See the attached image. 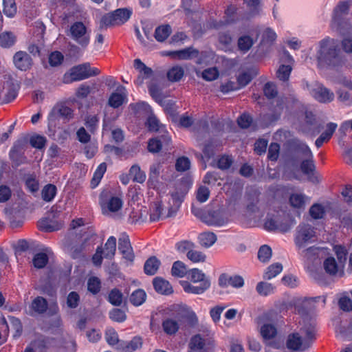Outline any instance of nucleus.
<instances>
[{
  "mask_svg": "<svg viewBox=\"0 0 352 352\" xmlns=\"http://www.w3.org/2000/svg\"><path fill=\"white\" fill-rule=\"evenodd\" d=\"M188 278L192 283H199L201 286L209 289L210 287V280L206 275L199 269L193 268L188 271Z\"/></svg>",
  "mask_w": 352,
  "mask_h": 352,
  "instance_id": "obj_21",
  "label": "nucleus"
},
{
  "mask_svg": "<svg viewBox=\"0 0 352 352\" xmlns=\"http://www.w3.org/2000/svg\"><path fill=\"white\" fill-rule=\"evenodd\" d=\"M254 43V39L250 36L243 35L238 38V48L242 53L245 54L250 50Z\"/></svg>",
  "mask_w": 352,
  "mask_h": 352,
  "instance_id": "obj_36",
  "label": "nucleus"
},
{
  "mask_svg": "<svg viewBox=\"0 0 352 352\" xmlns=\"http://www.w3.org/2000/svg\"><path fill=\"white\" fill-rule=\"evenodd\" d=\"M109 318L115 322H122L126 320V316L123 310L115 308L109 312Z\"/></svg>",
  "mask_w": 352,
  "mask_h": 352,
  "instance_id": "obj_60",
  "label": "nucleus"
},
{
  "mask_svg": "<svg viewBox=\"0 0 352 352\" xmlns=\"http://www.w3.org/2000/svg\"><path fill=\"white\" fill-rule=\"evenodd\" d=\"M48 261L47 255L45 253L41 252L36 254L33 259L34 266L36 268H43Z\"/></svg>",
  "mask_w": 352,
  "mask_h": 352,
  "instance_id": "obj_59",
  "label": "nucleus"
},
{
  "mask_svg": "<svg viewBox=\"0 0 352 352\" xmlns=\"http://www.w3.org/2000/svg\"><path fill=\"white\" fill-rule=\"evenodd\" d=\"M201 221L209 226L222 227L228 223L229 218L225 212L218 210L208 211L201 217Z\"/></svg>",
  "mask_w": 352,
  "mask_h": 352,
  "instance_id": "obj_11",
  "label": "nucleus"
},
{
  "mask_svg": "<svg viewBox=\"0 0 352 352\" xmlns=\"http://www.w3.org/2000/svg\"><path fill=\"white\" fill-rule=\"evenodd\" d=\"M132 10L130 8H118L113 12L107 13L102 16L100 19V28H109L116 25H121L126 23L132 14Z\"/></svg>",
  "mask_w": 352,
  "mask_h": 352,
  "instance_id": "obj_7",
  "label": "nucleus"
},
{
  "mask_svg": "<svg viewBox=\"0 0 352 352\" xmlns=\"http://www.w3.org/2000/svg\"><path fill=\"white\" fill-rule=\"evenodd\" d=\"M47 308V302L45 298L38 296L34 298L30 305V309L32 311L37 314L44 313Z\"/></svg>",
  "mask_w": 352,
  "mask_h": 352,
  "instance_id": "obj_37",
  "label": "nucleus"
},
{
  "mask_svg": "<svg viewBox=\"0 0 352 352\" xmlns=\"http://www.w3.org/2000/svg\"><path fill=\"white\" fill-rule=\"evenodd\" d=\"M324 212V207L318 204H314L309 209L310 216L315 219L322 218Z\"/></svg>",
  "mask_w": 352,
  "mask_h": 352,
  "instance_id": "obj_58",
  "label": "nucleus"
},
{
  "mask_svg": "<svg viewBox=\"0 0 352 352\" xmlns=\"http://www.w3.org/2000/svg\"><path fill=\"white\" fill-rule=\"evenodd\" d=\"M309 198L305 194L294 192L290 195L289 203L292 208L298 210H304Z\"/></svg>",
  "mask_w": 352,
  "mask_h": 352,
  "instance_id": "obj_24",
  "label": "nucleus"
},
{
  "mask_svg": "<svg viewBox=\"0 0 352 352\" xmlns=\"http://www.w3.org/2000/svg\"><path fill=\"white\" fill-rule=\"evenodd\" d=\"M129 175L133 178V181L138 183H143L146 178L145 173L142 170L138 165H133L131 167Z\"/></svg>",
  "mask_w": 352,
  "mask_h": 352,
  "instance_id": "obj_43",
  "label": "nucleus"
},
{
  "mask_svg": "<svg viewBox=\"0 0 352 352\" xmlns=\"http://www.w3.org/2000/svg\"><path fill=\"white\" fill-rule=\"evenodd\" d=\"M195 248V244L191 241L183 240L175 244V249L180 253H186Z\"/></svg>",
  "mask_w": 352,
  "mask_h": 352,
  "instance_id": "obj_53",
  "label": "nucleus"
},
{
  "mask_svg": "<svg viewBox=\"0 0 352 352\" xmlns=\"http://www.w3.org/2000/svg\"><path fill=\"white\" fill-rule=\"evenodd\" d=\"M293 148L296 153L300 154L302 157H311L312 152L309 147L303 142L295 140L293 143Z\"/></svg>",
  "mask_w": 352,
  "mask_h": 352,
  "instance_id": "obj_40",
  "label": "nucleus"
},
{
  "mask_svg": "<svg viewBox=\"0 0 352 352\" xmlns=\"http://www.w3.org/2000/svg\"><path fill=\"white\" fill-rule=\"evenodd\" d=\"M69 36L82 47H86L90 41V32L82 22H76L71 25Z\"/></svg>",
  "mask_w": 352,
  "mask_h": 352,
  "instance_id": "obj_8",
  "label": "nucleus"
},
{
  "mask_svg": "<svg viewBox=\"0 0 352 352\" xmlns=\"http://www.w3.org/2000/svg\"><path fill=\"white\" fill-rule=\"evenodd\" d=\"M171 33V28L169 25H163L155 29V39L162 42L166 40Z\"/></svg>",
  "mask_w": 352,
  "mask_h": 352,
  "instance_id": "obj_45",
  "label": "nucleus"
},
{
  "mask_svg": "<svg viewBox=\"0 0 352 352\" xmlns=\"http://www.w3.org/2000/svg\"><path fill=\"white\" fill-rule=\"evenodd\" d=\"M305 160H304L300 164V169L302 172L307 175L308 179L312 183H318L320 182V177L315 172V165L314 164V156L311 157L307 156L305 157Z\"/></svg>",
  "mask_w": 352,
  "mask_h": 352,
  "instance_id": "obj_17",
  "label": "nucleus"
},
{
  "mask_svg": "<svg viewBox=\"0 0 352 352\" xmlns=\"http://www.w3.org/2000/svg\"><path fill=\"white\" fill-rule=\"evenodd\" d=\"M172 148L171 138L165 126L155 118V160L160 155V153H163L162 161L167 160Z\"/></svg>",
  "mask_w": 352,
  "mask_h": 352,
  "instance_id": "obj_3",
  "label": "nucleus"
},
{
  "mask_svg": "<svg viewBox=\"0 0 352 352\" xmlns=\"http://www.w3.org/2000/svg\"><path fill=\"white\" fill-rule=\"evenodd\" d=\"M3 12L8 17L12 18L16 13V6L14 0H3Z\"/></svg>",
  "mask_w": 352,
  "mask_h": 352,
  "instance_id": "obj_48",
  "label": "nucleus"
},
{
  "mask_svg": "<svg viewBox=\"0 0 352 352\" xmlns=\"http://www.w3.org/2000/svg\"><path fill=\"white\" fill-rule=\"evenodd\" d=\"M337 128V124L336 123L329 122L327 124V129L325 131H324L320 135V138L323 142L329 141L333 133L335 132Z\"/></svg>",
  "mask_w": 352,
  "mask_h": 352,
  "instance_id": "obj_61",
  "label": "nucleus"
},
{
  "mask_svg": "<svg viewBox=\"0 0 352 352\" xmlns=\"http://www.w3.org/2000/svg\"><path fill=\"white\" fill-rule=\"evenodd\" d=\"M142 30L144 31V35L146 37L148 41L144 40L141 38L140 32L138 29H135V34L138 39L144 43L145 45L148 44V41H153V38L154 37V33L153 32L152 25H148L146 24L144 22H142Z\"/></svg>",
  "mask_w": 352,
  "mask_h": 352,
  "instance_id": "obj_39",
  "label": "nucleus"
},
{
  "mask_svg": "<svg viewBox=\"0 0 352 352\" xmlns=\"http://www.w3.org/2000/svg\"><path fill=\"white\" fill-rule=\"evenodd\" d=\"M275 289L276 287L272 284L266 282H259L256 287V292L263 296L274 294Z\"/></svg>",
  "mask_w": 352,
  "mask_h": 352,
  "instance_id": "obj_42",
  "label": "nucleus"
},
{
  "mask_svg": "<svg viewBox=\"0 0 352 352\" xmlns=\"http://www.w3.org/2000/svg\"><path fill=\"white\" fill-rule=\"evenodd\" d=\"M318 239L316 229L307 223H300L295 232L294 244L298 250L305 248Z\"/></svg>",
  "mask_w": 352,
  "mask_h": 352,
  "instance_id": "obj_4",
  "label": "nucleus"
},
{
  "mask_svg": "<svg viewBox=\"0 0 352 352\" xmlns=\"http://www.w3.org/2000/svg\"><path fill=\"white\" fill-rule=\"evenodd\" d=\"M218 41L223 50L227 52L231 50L232 37L229 31L219 32Z\"/></svg>",
  "mask_w": 352,
  "mask_h": 352,
  "instance_id": "obj_31",
  "label": "nucleus"
},
{
  "mask_svg": "<svg viewBox=\"0 0 352 352\" xmlns=\"http://www.w3.org/2000/svg\"><path fill=\"white\" fill-rule=\"evenodd\" d=\"M118 250L126 260L133 261L134 254L127 236H122L119 239Z\"/></svg>",
  "mask_w": 352,
  "mask_h": 352,
  "instance_id": "obj_26",
  "label": "nucleus"
},
{
  "mask_svg": "<svg viewBox=\"0 0 352 352\" xmlns=\"http://www.w3.org/2000/svg\"><path fill=\"white\" fill-rule=\"evenodd\" d=\"M260 333L264 340H269L276 337L277 329L274 324L265 323L261 327Z\"/></svg>",
  "mask_w": 352,
  "mask_h": 352,
  "instance_id": "obj_34",
  "label": "nucleus"
},
{
  "mask_svg": "<svg viewBox=\"0 0 352 352\" xmlns=\"http://www.w3.org/2000/svg\"><path fill=\"white\" fill-rule=\"evenodd\" d=\"M219 285L221 287L230 285L234 288H241L244 285V280L239 275L229 276L227 274H222L219 277Z\"/></svg>",
  "mask_w": 352,
  "mask_h": 352,
  "instance_id": "obj_19",
  "label": "nucleus"
},
{
  "mask_svg": "<svg viewBox=\"0 0 352 352\" xmlns=\"http://www.w3.org/2000/svg\"><path fill=\"white\" fill-rule=\"evenodd\" d=\"M160 54L162 56H170L173 59L189 60L197 57L199 52L193 47H187L177 51H162Z\"/></svg>",
  "mask_w": 352,
  "mask_h": 352,
  "instance_id": "obj_15",
  "label": "nucleus"
},
{
  "mask_svg": "<svg viewBox=\"0 0 352 352\" xmlns=\"http://www.w3.org/2000/svg\"><path fill=\"white\" fill-rule=\"evenodd\" d=\"M311 345L307 340L303 342L301 336L298 333H294L288 336L286 346L293 351H304Z\"/></svg>",
  "mask_w": 352,
  "mask_h": 352,
  "instance_id": "obj_16",
  "label": "nucleus"
},
{
  "mask_svg": "<svg viewBox=\"0 0 352 352\" xmlns=\"http://www.w3.org/2000/svg\"><path fill=\"white\" fill-rule=\"evenodd\" d=\"M100 73L99 69L91 67L89 63H85L73 67L64 75L63 80L65 83H71L98 76Z\"/></svg>",
  "mask_w": 352,
  "mask_h": 352,
  "instance_id": "obj_5",
  "label": "nucleus"
},
{
  "mask_svg": "<svg viewBox=\"0 0 352 352\" xmlns=\"http://www.w3.org/2000/svg\"><path fill=\"white\" fill-rule=\"evenodd\" d=\"M317 59L319 63L332 67L338 66L342 63L339 50L333 41L329 38H324L320 42Z\"/></svg>",
  "mask_w": 352,
  "mask_h": 352,
  "instance_id": "obj_2",
  "label": "nucleus"
},
{
  "mask_svg": "<svg viewBox=\"0 0 352 352\" xmlns=\"http://www.w3.org/2000/svg\"><path fill=\"white\" fill-rule=\"evenodd\" d=\"M155 292L162 295H170L173 292V289L168 280L162 278H155Z\"/></svg>",
  "mask_w": 352,
  "mask_h": 352,
  "instance_id": "obj_30",
  "label": "nucleus"
},
{
  "mask_svg": "<svg viewBox=\"0 0 352 352\" xmlns=\"http://www.w3.org/2000/svg\"><path fill=\"white\" fill-rule=\"evenodd\" d=\"M184 75V69L182 67L175 65L171 67L167 72V78L170 82L179 81Z\"/></svg>",
  "mask_w": 352,
  "mask_h": 352,
  "instance_id": "obj_38",
  "label": "nucleus"
},
{
  "mask_svg": "<svg viewBox=\"0 0 352 352\" xmlns=\"http://www.w3.org/2000/svg\"><path fill=\"white\" fill-rule=\"evenodd\" d=\"M180 284L184 292L188 294H201L208 289L206 288V285H204V287L200 285L199 286H195L186 280H181Z\"/></svg>",
  "mask_w": 352,
  "mask_h": 352,
  "instance_id": "obj_35",
  "label": "nucleus"
},
{
  "mask_svg": "<svg viewBox=\"0 0 352 352\" xmlns=\"http://www.w3.org/2000/svg\"><path fill=\"white\" fill-rule=\"evenodd\" d=\"M105 338L109 344L113 346L120 342L118 339V335L113 329H109L106 331Z\"/></svg>",
  "mask_w": 352,
  "mask_h": 352,
  "instance_id": "obj_63",
  "label": "nucleus"
},
{
  "mask_svg": "<svg viewBox=\"0 0 352 352\" xmlns=\"http://www.w3.org/2000/svg\"><path fill=\"white\" fill-rule=\"evenodd\" d=\"M283 270V265L280 263H276L270 265L265 270L263 278L266 280H270L276 277Z\"/></svg>",
  "mask_w": 352,
  "mask_h": 352,
  "instance_id": "obj_41",
  "label": "nucleus"
},
{
  "mask_svg": "<svg viewBox=\"0 0 352 352\" xmlns=\"http://www.w3.org/2000/svg\"><path fill=\"white\" fill-rule=\"evenodd\" d=\"M190 186V182L186 179H183L177 182L174 190L170 193L173 206L168 208L167 214H164L163 212L164 209L161 204H158L157 207H155V221L175 217L184 197L188 192Z\"/></svg>",
  "mask_w": 352,
  "mask_h": 352,
  "instance_id": "obj_1",
  "label": "nucleus"
},
{
  "mask_svg": "<svg viewBox=\"0 0 352 352\" xmlns=\"http://www.w3.org/2000/svg\"><path fill=\"white\" fill-rule=\"evenodd\" d=\"M100 204L103 214H109L121 209L122 201L118 197L109 195L107 192H103L100 196Z\"/></svg>",
  "mask_w": 352,
  "mask_h": 352,
  "instance_id": "obj_9",
  "label": "nucleus"
},
{
  "mask_svg": "<svg viewBox=\"0 0 352 352\" xmlns=\"http://www.w3.org/2000/svg\"><path fill=\"white\" fill-rule=\"evenodd\" d=\"M325 272L330 275H340L344 274V266L342 263L337 262L333 257L326 258L323 263Z\"/></svg>",
  "mask_w": 352,
  "mask_h": 352,
  "instance_id": "obj_23",
  "label": "nucleus"
},
{
  "mask_svg": "<svg viewBox=\"0 0 352 352\" xmlns=\"http://www.w3.org/2000/svg\"><path fill=\"white\" fill-rule=\"evenodd\" d=\"M163 329L168 335L175 334L179 329V324L177 321L173 319H167L163 322Z\"/></svg>",
  "mask_w": 352,
  "mask_h": 352,
  "instance_id": "obj_52",
  "label": "nucleus"
},
{
  "mask_svg": "<svg viewBox=\"0 0 352 352\" xmlns=\"http://www.w3.org/2000/svg\"><path fill=\"white\" fill-rule=\"evenodd\" d=\"M183 316L186 317L192 324L197 322L195 313L188 306L184 305L181 307Z\"/></svg>",
  "mask_w": 352,
  "mask_h": 352,
  "instance_id": "obj_62",
  "label": "nucleus"
},
{
  "mask_svg": "<svg viewBox=\"0 0 352 352\" xmlns=\"http://www.w3.org/2000/svg\"><path fill=\"white\" fill-rule=\"evenodd\" d=\"M338 100L346 105H351L352 104V91L340 88L336 91Z\"/></svg>",
  "mask_w": 352,
  "mask_h": 352,
  "instance_id": "obj_49",
  "label": "nucleus"
},
{
  "mask_svg": "<svg viewBox=\"0 0 352 352\" xmlns=\"http://www.w3.org/2000/svg\"><path fill=\"white\" fill-rule=\"evenodd\" d=\"M30 142L33 147L41 149L45 146L46 139L43 136L36 135L31 137Z\"/></svg>",
  "mask_w": 352,
  "mask_h": 352,
  "instance_id": "obj_64",
  "label": "nucleus"
},
{
  "mask_svg": "<svg viewBox=\"0 0 352 352\" xmlns=\"http://www.w3.org/2000/svg\"><path fill=\"white\" fill-rule=\"evenodd\" d=\"M188 271L186 265L184 262L177 261L172 265L171 274L175 277L183 278L188 275Z\"/></svg>",
  "mask_w": 352,
  "mask_h": 352,
  "instance_id": "obj_33",
  "label": "nucleus"
},
{
  "mask_svg": "<svg viewBox=\"0 0 352 352\" xmlns=\"http://www.w3.org/2000/svg\"><path fill=\"white\" fill-rule=\"evenodd\" d=\"M281 61L287 63V65L281 64L276 72V77L280 80L285 82L289 80L292 70V65L294 63V58L287 51H284Z\"/></svg>",
  "mask_w": 352,
  "mask_h": 352,
  "instance_id": "obj_14",
  "label": "nucleus"
},
{
  "mask_svg": "<svg viewBox=\"0 0 352 352\" xmlns=\"http://www.w3.org/2000/svg\"><path fill=\"white\" fill-rule=\"evenodd\" d=\"M14 63L19 69L26 71L32 65V59L26 52L20 51L14 54Z\"/></svg>",
  "mask_w": 352,
  "mask_h": 352,
  "instance_id": "obj_25",
  "label": "nucleus"
},
{
  "mask_svg": "<svg viewBox=\"0 0 352 352\" xmlns=\"http://www.w3.org/2000/svg\"><path fill=\"white\" fill-rule=\"evenodd\" d=\"M16 38L11 32H3L0 34V45L3 47H10L15 43Z\"/></svg>",
  "mask_w": 352,
  "mask_h": 352,
  "instance_id": "obj_51",
  "label": "nucleus"
},
{
  "mask_svg": "<svg viewBox=\"0 0 352 352\" xmlns=\"http://www.w3.org/2000/svg\"><path fill=\"white\" fill-rule=\"evenodd\" d=\"M107 165L105 163H101L94 172L93 178L91 182V185L92 188H96L98 184L100 183L101 179L103 177V175L106 172Z\"/></svg>",
  "mask_w": 352,
  "mask_h": 352,
  "instance_id": "obj_44",
  "label": "nucleus"
},
{
  "mask_svg": "<svg viewBox=\"0 0 352 352\" xmlns=\"http://www.w3.org/2000/svg\"><path fill=\"white\" fill-rule=\"evenodd\" d=\"M206 344L213 346V340H204L199 334L192 336L189 342V346L192 350H201Z\"/></svg>",
  "mask_w": 352,
  "mask_h": 352,
  "instance_id": "obj_29",
  "label": "nucleus"
},
{
  "mask_svg": "<svg viewBox=\"0 0 352 352\" xmlns=\"http://www.w3.org/2000/svg\"><path fill=\"white\" fill-rule=\"evenodd\" d=\"M272 257V249L267 245H262L258 252V258L260 261L265 263Z\"/></svg>",
  "mask_w": 352,
  "mask_h": 352,
  "instance_id": "obj_55",
  "label": "nucleus"
},
{
  "mask_svg": "<svg viewBox=\"0 0 352 352\" xmlns=\"http://www.w3.org/2000/svg\"><path fill=\"white\" fill-rule=\"evenodd\" d=\"M127 101V91L123 86H119L116 90L113 92L109 98L108 103L109 106L113 108L120 107L123 103Z\"/></svg>",
  "mask_w": 352,
  "mask_h": 352,
  "instance_id": "obj_18",
  "label": "nucleus"
},
{
  "mask_svg": "<svg viewBox=\"0 0 352 352\" xmlns=\"http://www.w3.org/2000/svg\"><path fill=\"white\" fill-rule=\"evenodd\" d=\"M5 89V87H1L0 86V103H8L13 100L16 97V91L10 88V86L8 87V92L5 95V98H1L3 91Z\"/></svg>",
  "mask_w": 352,
  "mask_h": 352,
  "instance_id": "obj_57",
  "label": "nucleus"
},
{
  "mask_svg": "<svg viewBox=\"0 0 352 352\" xmlns=\"http://www.w3.org/2000/svg\"><path fill=\"white\" fill-rule=\"evenodd\" d=\"M186 257L188 260L194 263H204L206 260V255L199 250H196L193 248L189 252H187Z\"/></svg>",
  "mask_w": 352,
  "mask_h": 352,
  "instance_id": "obj_46",
  "label": "nucleus"
},
{
  "mask_svg": "<svg viewBox=\"0 0 352 352\" xmlns=\"http://www.w3.org/2000/svg\"><path fill=\"white\" fill-rule=\"evenodd\" d=\"M142 344L141 338L135 337L130 342L121 341L117 349L122 352H133L140 348Z\"/></svg>",
  "mask_w": 352,
  "mask_h": 352,
  "instance_id": "obj_27",
  "label": "nucleus"
},
{
  "mask_svg": "<svg viewBox=\"0 0 352 352\" xmlns=\"http://www.w3.org/2000/svg\"><path fill=\"white\" fill-rule=\"evenodd\" d=\"M116 250V239L111 236L107 239L104 244V250H102L104 258L111 259L115 255Z\"/></svg>",
  "mask_w": 352,
  "mask_h": 352,
  "instance_id": "obj_32",
  "label": "nucleus"
},
{
  "mask_svg": "<svg viewBox=\"0 0 352 352\" xmlns=\"http://www.w3.org/2000/svg\"><path fill=\"white\" fill-rule=\"evenodd\" d=\"M217 235L210 231L203 232L198 236L199 243L204 248L212 247L217 242Z\"/></svg>",
  "mask_w": 352,
  "mask_h": 352,
  "instance_id": "obj_28",
  "label": "nucleus"
},
{
  "mask_svg": "<svg viewBox=\"0 0 352 352\" xmlns=\"http://www.w3.org/2000/svg\"><path fill=\"white\" fill-rule=\"evenodd\" d=\"M56 194V188L54 185L47 184L42 190V197L45 201H51Z\"/></svg>",
  "mask_w": 352,
  "mask_h": 352,
  "instance_id": "obj_54",
  "label": "nucleus"
},
{
  "mask_svg": "<svg viewBox=\"0 0 352 352\" xmlns=\"http://www.w3.org/2000/svg\"><path fill=\"white\" fill-rule=\"evenodd\" d=\"M130 106L139 116H142L145 118L144 123L145 128L149 131H153L154 129V118L151 107L145 102H140Z\"/></svg>",
  "mask_w": 352,
  "mask_h": 352,
  "instance_id": "obj_13",
  "label": "nucleus"
},
{
  "mask_svg": "<svg viewBox=\"0 0 352 352\" xmlns=\"http://www.w3.org/2000/svg\"><path fill=\"white\" fill-rule=\"evenodd\" d=\"M72 115L73 111L69 107L62 104H57L49 113L48 120L50 124H52L59 116L65 119H69L72 117Z\"/></svg>",
  "mask_w": 352,
  "mask_h": 352,
  "instance_id": "obj_22",
  "label": "nucleus"
},
{
  "mask_svg": "<svg viewBox=\"0 0 352 352\" xmlns=\"http://www.w3.org/2000/svg\"><path fill=\"white\" fill-rule=\"evenodd\" d=\"M55 340L52 338H39L32 342L25 352H45L47 349L54 345Z\"/></svg>",
  "mask_w": 352,
  "mask_h": 352,
  "instance_id": "obj_20",
  "label": "nucleus"
},
{
  "mask_svg": "<svg viewBox=\"0 0 352 352\" xmlns=\"http://www.w3.org/2000/svg\"><path fill=\"white\" fill-rule=\"evenodd\" d=\"M298 251L302 260L307 264L317 263L327 254V249L316 246L305 248Z\"/></svg>",
  "mask_w": 352,
  "mask_h": 352,
  "instance_id": "obj_10",
  "label": "nucleus"
},
{
  "mask_svg": "<svg viewBox=\"0 0 352 352\" xmlns=\"http://www.w3.org/2000/svg\"><path fill=\"white\" fill-rule=\"evenodd\" d=\"M310 94L319 102L329 103L334 100V93L319 83L309 87Z\"/></svg>",
  "mask_w": 352,
  "mask_h": 352,
  "instance_id": "obj_12",
  "label": "nucleus"
},
{
  "mask_svg": "<svg viewBox=\"0 0 352 352\" xmlns=\"http://www.w3.org/2000/svg\"><path fill=\"white\" fill-rule=\"evenodd\" d=\"M278 231L281 232H288L295 224L296 221L289 217L287 218H278Z\"/></svg>",
  "mask_w": 352,
  "mask_h": 352,
  "instance_id": "obj_47",
  "label": "nucleus"
},
{
  "mask_svg": "<svg viewBox=\"0 0 352 352\" xmlns=\"http://www.w3.org/2000/svg\"><path fill=\"white\" fill-rule=\"evenodd\" d=\"M146 294L142 289L134 291L130 297V301L135 306L141 305L146 300Z\"/></svg>",
  "mask_w": 352,
  "mask_h": 352,
  "instance_id": "obj_50",
  "label": "nucleus"
},
{
  "mask_svg": "<svg viewBox=\"0 0 352 352\" xmlns=\"http://www.w3.org/2000/svg\"><path fill=\"white\" fill-rule=\"evenodd\" d=\"M190 167V161L187 157H180L176 160L175 168L179 172L188 170Z\"/></svg>",
  "mask_w": 352,
  "mask_h": 352,
  "instance_id": "obj_56",
  "label": "nucleus"
},
{
  "mask_svg": "<svg viewBox=\"0 0 352 352\" xmlns=\"http://www.w3.org/2000/svg\"><path fill=\"white\" fill-rule=\"evenodd\" d=\"M133 66L138 72L135 83L138 86H143L146 85L148 89L151 96L154 98V74L152 69L148 67L139 58L134 60Z\"/></svg>",
  "mask_w": 352,
  "mask_h": 352,
  "instance_id": "obj_6",
  "label": "nucleus"
}]
</instances>
